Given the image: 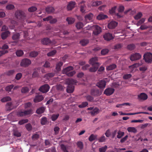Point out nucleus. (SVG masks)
I'll list each match as a JSON object with an SVG mask.
<instances>
[{
	"mask_svg": "<svg viewBox=\"0 0 152 152\" xmlns=\"http://www.w3.org/2000/svg\"><path fill=\"white\" fill-rule=\"evenodd\" d=\"M77 81L75 80L72 79H66L65 80V83L68 85L67 87L66 91L68 93H72L73 92L75 87L73 85L76 84Z\"/></svg>",
	"mask_w": 152,
	"mask_h": 152,
	"instance_id": "nucleus-1",
	"label": "nucleus"
},
{
	"mask_svg": "<svg viewBox=\"0 0 152 152\" xmlns=\"http://www.w3.org/2000/svg\"><path fill=\"white\" fill-rule=\"evenodd\" d=\"M73 69V68L72 66L67 67L63 69V73L66 74L68 76H72L75 73V71H72Z\"/></svg>",
	"mask_w": 152,
	"mask_h": 152,
	"instance_id": "nucleus-2",
	"label": "nucleus"
},
{
	"mask_svg": "<svg viewBox=\"0 0 152 152\" xmlns=\"http://www.w3.org/2000/svg\"><path fill=\"white\" fill-rule=\"evenodd\" d=\"M15 17L18 19L24 21L25 19L26 15L24 12L21 10H18L15 13Z\"/></svg>",
	"mask_w": 152,
	"mask_h": 152,
	"instance_id": "nucleus-3",
	"label": "nucleus"
},
{
	"mask_svg": "<svg viewBox=\"0 0 152 152\" xmlns=\"http://www.w3.org/2000/svg\"><path fill=\"white\" fill-rule=\"evenodd\" d=\"M31 64V61L29 59L24 58L21 61L20 65L21 67H27L30 65Z\"/></svg>",
	"mask_w": 152,
	"mask_h": 152,
	"instance_id": "nucleus-4",
	"label": "nucleus"
},
{
	"mask_svg": "<svg viewBox=\"0 0 152 152\" xmlns=\"http://www.w3.org/2000/svg\"><path fill=\"white\" fill-rule=\"evenodd\" d=\"M145 62L148 63H151L152 61V54L151 53H146L143 56Z\"/></svg>",
	"mask_w": 152,
	"mask_h": 152,
	"instance_id": "nucleus-5",
	"label": "nucleus"
},
{
	"mask_svg": "<svg viewBox=\"0 0 152 152\" xmlns=\"http://www.w3.org/2000/svg\"><path fill=\"white\" fill-rule=\"evenodd\" d=\"M107 78H105L102 80H99L96 84V86L100 89H104L106 86V82L105 80Z\"/></svg>",
	"mask_w": 152,
	"mask_h": 152,
	"instance_id": "nucleus-6",
	"label": "nucleus"
},
{
	"mask_svg": "<svg viewBox=\"0 0 152 152\" xmlns=\"http://www.w3.org/2000/svg\"><path fill=\"white\" fill-rule=\"evenodd\" d=\"M98 58L97 57H95L91 58L89 61L90 64L92 66H99L100 64L97 62Z\"/></svg>",
	"mask_w": 152,
	"mask_h": 152,
	"instance_id": "nucleus-7",
	"label": "nucleus"
},
{
	"mask_svg": "<svg viewBox=\"0 0 152 152\" xmlns=\"http://www.w3.org/2000/svg\"><path fill=\"white\" fill-rule=\"evenodd\" d=\"M50 87L48 84H45L39 88V91L43 93H46L48 92L49 90Z\"/></svg>",
	"mask_w": 152,
	"mask_h": 152,
	"instance_id": "nucleus-8",
	"label": "nucleus"
},
{
	"mask_svg": "<svg viewBox=\"0 0 152 152\" xmlns=\"http://www.w3.org/2000/svg\"><path fill=\"white\" fill-rule=\"evenodd\" d=\"M94 29L93 31V34L94 35H97L102 32V28L99 26L95 25L94 26Z\"/></svg>",
	"mask_w": 152,
	"mask_h": 152,
	"instance_id": "nucleus-9",
	"label": "nucleus"
},
{
	"mask_svg": "<svg viewBox=\"0 0 152 152\" xmlns=\"http://www.w3.org/2000/svg\"><path fill=\"white\" fill-rule=\"evenodd\" d=\"M93 16V14L91 13L90 12L84 16L85 21L87 23L91 22L92 21Z\"/></svg>",
	"mask_w": 152,
	"mask_h": 152,
	"instance_id": "nucleus-10",
	"label": "nucleus"
},
{
	"mask_svg": "<svg viewBox=\"0 0 152 152\" xmlns=\"http://www.w3.org/2000/svg\"><path fill=\"white\" fill-rule=\"evenodd\" d=\"M147 95L144 93H142L138 95V99L141 101H143L146 100L148 98Z\"/></svg>",
	"mask_w": 152,
	"mask_h": 152,
	"instance_id": "nucleus-11",
	"label": "nucleus"
},
{
	"mask_svg": "<svg viewBox=\"0 0 152 152\" xmlns=\"http://www.w3.org/2000/svg\"><path fill=\"white\" fill-rule=\"evenodd\" d=\"M115 89L113 88H106L104 91V94L107 96H109L111 95L114 93Z\"/></svg>",
	"mask_w": 152,
	"mask_h": 152,
	"instance_id": "nucleus-12",
	"label": "nucleus"
},
{
	"mask_svg": "<svg viewBox=\"0 0 152 152\" xmlns=\"http://www.w3.org/2000/svg\"><path fill=\"white\" fill-rule=\"evenodd\" d=\"M76 2L74 1H70L69 2L67 6V10L68 11L72 10L75 7Z\"/></svg>",
	"mask_w": 152,
	"mask_h": 152,
	"instance_id": "nucleus-13",
	"label": "nucleus"
},
{
	"mask_svg": "<svg viewBox=\"0 0 152 152\" xmlns=\"http://www.w3.org/2000/svg\"><path fill=\"white\" fill-rule=\"evenodd\" d=\"M103 37L105 40L109 41L114 39L113 35L109 33H106L104 35Z\"/></svg>",
	"mask_w": 152,
	"mask_h": 152,
	"instance_id": "nucleus-14",
	"label": "nucleus"
},
{
	"mask_svg": "<svg viewBox=\"0 0 152 152\" xmlns=\"http://www.w3.org/2000/svg\"><path fill=\"white\" fill-rule=\"evenodd\" d=\"M44 99V97L41 95L38 94L35 96L34 99V102L35 103H37L42 101Z\"/></svg>",
	"mask_w": 152,
	"mask_h": 152,
	"instance_id": "nucleus-15",
	"label": "nucleus"
},
{
	"mask_svg": "<svg viewBox=\"0 0 152 152\" xmlns=\"http://www.w3.org/2000/svg\"><path fill=\"white\" fill-rule=\"evenodd\" d=\"M118 25V23L114 21H112L108 25V27L110 29L115 28Z\"/></svg>",
	"mask_w": 152,
	"mask_h": 152,
	"instance_id": "nucleus-16",
	"label": "nucleus"
},
{
	"mask_svg": "<svg viewBox=\"0 0 152 152\" xmlns=\"http://www.w3.org/2000/svg\"><path fill=\"white\" fill-rule=\"evenodd\" d=\"M51 42V40L48 38H45L41 40V43L43 45H49Z\"/></svg>",
	"mask_w": 152,
	"mask_h": 152,
	"instance_id": "nucleus-17",
	"label": "nucleus"
},
{
	"mask_svg": "<svg viewBox=\"0 0 152 152\" xmlns=\"http://www.w3.org/2000/svg\"><path fill=\"white\" fill-rule=\"evenodd\" d=\"M91 94L93 96H99L101 94L99 93V91L97 89H91Z\"/></svg>",
	"mask_w": 152,
	"mask_h": 152,
	"instance_id": "nucleus-18",
	"label": "nucleus"
},
{
	"mask_svg": "<svg viewBox=\"0 0 152 152\" xmlns=\"http://www.w3.org/2000/svg\"><path fill=\"white\" fill-rule=\"evenodd\" d=\"M10 34V32L8 31H6L2 32V34H1V37H2V39H6Z\"/></svg>",
	"mask_w": 152,
	"mask_h": 152,
	"instance_id": "nucleus-19",
	"label": "nucleus"
},
{
	"mask_svg": "<svg viewBox=\"0 0 152 152\" xmlns=\"http://www.w3.org/2000/svg\"><path fill=\"white\" fill-rule=\"evenodd\" d=\"M107 16L106 15L103 14V13H100L97 16V19L99 20L103 19H104L107 18Z\"/></svg>",
	"mask_w": 152,
	"mask_h": 152,
	"instance_id": "nucleus-20",
	"label": "nucleus"
},
{
	"mask_svg": "<svg viewBox=\"0 0 152 152\" xmlns=\"http://www.w3.org/2000/svg\"><path fill=\"white\" fill-rule=\"evenodd\" d=\"M99 113V109L97 107H95L90 112V113L92 116H94Z\"/></svg>",
	"mask_w": 152,
	"mask_h": 152,
	"instance_id": "nucleus-21",
	"label": "nucleus"
},
{
	"mask_svg": "<svg viewBox=\"0 0 152 152\" xmlns=\"http://www.w3.org/2000/svg\"><path fill=\"white\" fill-rule=\"evenodd\" d=\"M45 110V108L44 107H40L37 110L36 112L38 114H41L44 112Z\"/></svg>",
	"mask_w": 152,
	"mask_h": 152,
	"instance_id": "nucleus-22",
	"label": "nucleus"
},
{
	"mask_svg": "<svg viewBox=\"0 0 152 152\" xmlns=\"http://www.w3.org/2000/svg\"><path fill=\"white\" fill-rule=\"evenodd\" d=\"M142 56L139 53H135L134 54V61L139 60Z\"/></svg>",
	"mask_w": 152,
	"mask_h": 152,
	"instance_id": "nucleus-23",
	"label": "nucleus"
},
{
	"mask_svg": "<svg viewBox=\"0 0 152 152\" xmlns=\"http://www.w3.org/2000/svg\"><path fill=\"white\" fill-rule=\"evenodd\" d=\"M48 122L47 118L45 117H42L41 119L40 123L42 125L46 124Z\"/></svg>",
	"mask_w": 152,
	"mask_h": 152,
	"instance_id": "nucleus-24",
	"label": "nucleus"
},
{
	"mask_svg": "<svg viewBox=\"0 0 152 152\" xmlns=\"http://www.w3.org/2000/svg\"><path fill=\"white\" fill-rule=\"evenodd\" d=\"M89 43V40L88 39H83L81 40L80 43L82 46L86 45Z\"/></svg>",
	"mask_w": 152,
	"mask_h": 152,
	"instance_id": "nucleus-25",
	"label": "nucleus"
},
{
	"mask_svg": "<svg viewBox=\"0 0 152 152\" xmlns=\"http://www.w3.org/2000/svg\"><path fill=\"white\" fill-rule=\"evenodd\" d=\"M116 67V66L115 64H112L107 66L106 67V69L107 70H113Z\"/></svg>",
	"mask_w": 152,
	"mask_h": 152,
	"instance_id": "nucleus-26",
	"label": "nucleus"
},
{
	"mask_svg": "<svg viewBox=\"0 0 152 152\" xmlns=\"http://www.w3.org/2000/svg\"><path fill=\"white\" fill-rule=\"evenodd\" d=\"M54 10V8L51 7H48L46 8V11L48 13L53 12Z\"/></svg>",
	"mask_w": 152,
	"mask_h": 152,
	"instance_id": "nucleus-27",
	"label": "nucleus"
},
{
	"mask_svg": "<svg viewBox=\"0 0 152 152\" xmlns=\"http://www.w3.org/2000/svg\"><path fill=\"white\" fill-rule=\"evenodd\" d=\"M80 11L82 13H85L86 9V6L85 4H81L80 6Z\"/></svg>",
	"mask_w": 152,
	"mask_h": 152,
	"instance_id": "nucleus-28",
	"label": "nucleus"
},
{
	"mask_svg": "<svg viewBox=\"0 0 152 152\" xmlns=\"http://www.w3.org/2000/svg\"><path fill=\"white\" fill-rule=\"evenodd\" d=\"M38 54V53L37 52L33 51L29 53V56L31 57H35L37 56Z\"/></svg>",
	"mask_w": 152,
	"mask_h": 152,
	"instance_id": "nucleus-29",
	"label": "nucleus"
},
{
	"mask_svg": "<svg viewBox=\"0 0 152 152\" xmlns=\"http://www.w3.org/2000/svg\"><path fill=\"white\" fill-rule=\"evenodd\" d=\"M99 66H94L89 69V71L91 72H95L97 70Z\"/></svg>",
	"mask_w": 152,
	"mask_h": 152,
	"instance_id": "nucleus-30",
	"label": "nucleus"
},
{
	"mask_svg": "<svg viewBox=\"0 0 152 152\" xmlns=\"http://www.w3.org/2000/svg\"><path fill=\"white\" fill-rule=\"evenodd\" d=\"M66 20L68 23L69 24H71L73 23L75 21V19L74 18H68L66 19Z\"/></svg>",
	"mask_w": 152,
	"mask_h": 152,
	"instance_id": "nucleus-31",
	"label": "nucleus"
},
{
	"mask_svg": "<svg viewBox=\"0 0 152 152\" xmlns=\"http://www.w3.org/2000/svg\"><path fill=\"white\" fill-rule=\"evenodd\" d=\"M11 100V98L9 96H7L1 99V101L2 102H4Z\"/></svg>",
	"mask_w": 152,
	"mask_h": 152,
	"instance_id": "nucleus-32",
	"label": "nucleus"
},
{
	"mask_svg": "<svg viewBox=\"0 0 152 152\" xmlns=\"http://www.w3.org/2000/svg\"><path fill=\"white\" fill-rule=\"evenodd\" d=\"M88 104V103L87 102H82L81 104L79 105L78 107L79 108H84L87 107Z\"/></svg>",
	"mask_w": 152,
	"mask_h": 152,
	"instance_id": "nucleus-33",
	"label": "nucleus"
},
{
	"mask_svg": "<svg viewBox=\"0 0 152 152\" xmlns=\"http://www.w3.org/2000/svg\"><path fill=\"white\" fill-rule=\"evenodd\" d=\"M102 3V2L101 1H96L93 2L92 5L93 6H97Z\"/></svg>",
	"mask_w": 152,
	"mask_h": 152,
	"instance_id": "nucleus-34",
	"label": "nucleus"
},
{
	"mask_svg": "<svg viewBox=\"0 0 152 152\" xmlns=\"http://www.w3.org/2000/svg\"><path fill=\"white\" fill-rule=\"evenodd\" d=\"M20 34L19 33H15L13 35L12 38L13 40L18 39L20 38Z\"/></svg>",
	"mask_w": 152,
	"mask_h": 152,
	"instance_id": "nucleus-35",
	"label": "nucleus"
},
{
	"mask_svg": "<svg viewBox=\"0 0 152 152\" xmlns=\"http://www.w3.org/2000/svg\"><path fill=\"white\" fill-rule=\"evenodd\" d=\"M62 62H60L57 64L56 66V69L58 71H60L61 69V66L63 65Z\"/></svg>",
	"mask_w": 152,
	"mask_h": 152,
	"instance_id": "nucleus-36",
	"label": "nucleus"
},
{
	"mask_svg": "<svg viewBox=\"0 0 152 152\" xmlns=\"http://www.w3.org/2000/svg\"><path fill=\"white\" fill-rule=\"evenodd\" d=\"M97 136L94 134H91L88 138L89 141L91 142L95 140Z\"/></svg>",
	"mask_w": 152,
	"mask_h": 152,
	"instance_id": "nucleus-37",
	"label": "nucleus"
},
{
	"mask_svg": "<svg viewBox=\"0 0 152 152\" xmlns=\"http://www.w3.org/2000/svg\"><path fill=\"white\" fill-rule=\"evenodd\" d=\"M59 114H53L51 116V119L52 121H55L59 116Z\"/></svg>",
	"mask_w": 152,
	"mask_h": 152,
	"instance_id": "nucleus-38",
	"label": "nucleus"
},
{
	"mask_svg": "<svg viewBox=\"0 0 152 152\" xmlns=\"http://www.w3.org/2000/svg\"><path fill=\"white\" fill-rule=\"evenodd\" d=\"M55 75V73H54L51 72L48 73L45 75V77L47 79H49L50 78L53 77Z\"/></svg>",
	"mask_w": 152,
	"mask_h": 152,
	"instance_id": "nucleus-39",
	"label": "nucleus"
},
{
	"mask_svg": "<svg viewBox=\"0 0 152 152\" xmlns=\"http://www.w3.org/2000/svg\"><path fill=\"white\" fill-rule=\"evenodd\" d=\"M7 107L8 110H11L13 108L12 103L11 102H8L7 104Z\"/></svg>",
	"mask_w": 152,
	"mask_h": 152,
	"instance_id": "nucleus-40",
	"label": "nucleus"
},
{
	"mask_svg": "<svg viewBox=\"0 0 152 152\" xmlns=\"http://www.w3.org/2000/svg\"><path fill=\"white\" fill-rule=\"evenodd\" d=\"M122 106H130V104L128 103H125L121 104H118L116 105V107L117 108H121Z\"/></svg>",
	"mask_w": 152,
	"mask_h": 152,
	"instance_id": "nucleus-41",
	"label": "nucleus"
},
{
	"mask_svg": "<svg viewBox=\"0 0 152 152\" xmlns=\"http://www.w3.org/2000/svg\"><path fill=\"white\" fill-rule=\"evenodd\" d=\"M25 127L28 131H30L32 130V126L30 123L27 124L25 126Z\"/></svg>",
	"mask_w": 152,
	"mask_h": 152,
	"instance_id": "nucleus-42",
	"label": "nucleus"
},
{
	"mask_svg": "<svg viewBox=\"0 0 152 152\" xmlns=\"http://www.w3.org/2000/svg\"><path fill=\"white\" fill-rule=\"evenodd\" d=\"M76 26L77 29H79L83 26V24L81 22H79L76 24Z\"/></svg>",
	"mask_w": 152,
	"mask_h": 152,
	"instance_id": "nucleus-43",
	"label": "nucleus"
},
{
	"mask_svg": "<svg viewBox=\"0 0 152 152\" xmlns=\"http://www.w3.org/2000/svg\"><path fill=\"white\" fill-rule=\"evenodd\" d=\"M26 115H31L33 113V110L32 109H30L28 110L24 111Z\"/></svg>",
	"mask_w": 152,
	"mask_h": 152,
	"instance_id": "nucleus-44",
	"label": "nucleus"
},
{
	"mask_svg": "<svg viewBox=\"0 0 152 152\" xmlns=\"http://www.w3.org/2000/svg\"><path fill=\"white\" fill-rule=\"evenodd\" d=\"M61 149L64 152H69L66 147L64 144H61Z\"/></svg>",
	"mask_w": 152,
	"mask_h": 152,
	"instance_id": "nucleus-45",
	"label": "nucleus"
},
{
	"mask_svg": "<svg viewBox=\"0 0 152 152\" xmlns=\"http://www.w3.org/2000/svg\"><path fill=\"white\" fill-rule=\"evenodd\" d=\"M28 92V89L27 87H23L21 90V92L23 94H26Z\"/></svg>",
	"mask_w": 152,
	"mask_h": 152,
	"instance_id": "nucleus-46",
	"label": "nucleus"
},
{
	"mask_svg": "<svg viewBox=\"0 0 152 152\" xmlns=\"http://www.w3.org/2000/svg\"><path fill=\"white\" fill-rule=\"evenodd\" d=\"M14 86L12 84L10 85L7 86L5 88V90L6 91L8 92H10Z\"/></svg>",
	"mask_w": 152,
	"mask_h": 152,
	"instance_id": "nucleus-47",
	"label": "nucleus"
},
{
	"mask_svg": "<svg viewBox=\"0 0 152 152\" xmlns=\"http://www.w3.org/2000/svg\"><path fill=\"white\" fill-rule=\"evenodd\" d=\"M56 53V51L55 50H53L47 53V56H51L54 55Z\"/></svg>",
	"mask_w": 152,
	"mask_h": 152,
	"instance_id": "nucleus-48",
	"label": "nucleus"
},
{
	"mask_svg": "<svg viewBox=\"0 0 152 152\" xmlns=\"http://www.w3.org/2000/svg\"><path fill=\"white\" fill-rule=\"evenodd\" d=\"M117 137L118 138H121L122 136H123L124 134V133L123 132H122L119 131L117 132Z\"/></svg>",
	"mask_w": 152,
	"mask_h": 152,
	"instance_id": "nucleus-49",
	"label": "nucleus"
},
{
	"mask_svg": "<svg viewBox=\"0 0 152 152\" xmlns=\"http://www.w3.org/2000/svg\"><path fill=\"white\" fill-rule=\"evenodd\" d=\"M13 135L16 137H20L21 135V134L17 130H14L13 132Z\"/></svg>",
	"mask_w": 152,
	"mask_h": 152,
	"instance_id": "nucleus-50",
	"label": "nucleus"
},
{
	"mask_svg": "<svg viewBox=\"0 0 152 152\" xmlns=\"http://www.w3.org/2000/svg\"><path fill=\"white\" fill-rule=\"evenodd\" d=\"M22 76V74L21 73H19L17 74L16 75H15V79L17 80H20Z\"/></svg>",
	"mask_w": 152,
	"mask_h": 152,
	"instance_id": "nucleus-51",
	"label": "nucleus"
},
{
	"mask_svg": "<svg viewBox=\"0 0 152 152\" xmlns=\"http://www.w3.org/2000/svg\"><path fill=\"white\" fill-rule=\"evenodd\" d=\"M23 54V51L21 50H18L16 51V55L17 56L20 57Z\"/></svg>",
	"mask_w": 152,
	"mask_h": 152,
	"instance_id": "nucleus-52",
	"label": "nucleus"
},
{
	"mask_svg": "<svg viewBox=\"0 0 152 152\" xmlns=\"http://www.w3.org/2000/svg\"><path fill=\"white\" fill-rule=\"evenodd\" d=\"M77 145L78 148L80 149H81L83 148V144L82 142L81 141H78L77 142Z\"/></svg>",
	"mask_w": 152,
	"mask_h": 152,
	"instance_id": "nucleus-53",
	"label": "nucleus"
},
{
	"mask_svg": "<svg viewBox=\"0 0 152 152\" xmlns=\"http://www.w3.org/2000/svg\"><path fill=\"white\" fill-rule=\"evenodd\" d=\"M122 45L121 44H118L114 46V48L115 49L118 50L121 49L122 47Z\"/></svg>",
	"mask_w": 152,
	"mask_h": 152,
	"instance_id": "nucleus-54",
	"label": "nucleus"
},
{
	"mask_svg": "<svg viewBox=\"0 0 152 152\" xmlns=\"http://www.w3.org/2000/svg\"><path fill=\"white\" fill-rule=\"evenodd\" d=\"M37 10V8L34 6H32L31 7L29 8L28 9V11L30 12H34L36 11Z\"/></svg>",
	"mask_w": 152,
	"mask_h": 152,
	"instance_id": "nucleus-55",
	"label": "nucleus"
},
{
	"mask_svg": "<svg viewBox=\"0 0 152 152\" xmlns=\"http://www.w3.org/2000/svg\"><path fill=\"white\" fill-rule=\"evenodd\" d=\"M132 76V75L130 74H127L124 75L123 77V79H128L130 78Z\"/></svg>",
	"mask_w": 152,
	"mask_h": 152,
	"instance_id": "nucleus-56",
	"label": "nucleus"
},
{
	"mask_svg": "<svg viewBox=\"0 0 152 152\" xmlns=\"http://www.w3.org/2000/svg\"><path fill=\"white\" fill-rule=\"evenodd\" d=\"M28 120L27 119H23L19 121L18 122V124L20 125H22L23 124L27 122Z\"/></svg>",
	"mask_w": 152,
	"mask_h": 152,
	"instance_id": "nucleus-57",
	"label": "nucleus"
},
{
	"mask_svg": "<svg viewBox=\"0 0 152 152\" xmlns=\"http://www.w3.org/2000/svg\"><path fill=\"white\" fill-rule=\"evenodd\" d=\"M14 8V6L13 5L11 4H9L7 5L6 7V8L8 10H11Z\"/></svg>",
	"mask_w": 152,
	"mask_h": 152,
	"instance_id": "nucleus-58",
	"label": "nucleus"
},
{
	"mask_svg": "<svg viewBox=\"0 0 152 152\" xmlns=\"http://www.w3.org/2000/svg\"><path fill=\"white\" fill-rule=\"evenodd\" d=\"M142 16V14L141 12H139L137 15L134 17L135 19L137 20L141 18Z\"/></svg>",
	"mask_w": 152,
	"mask_h": 152,
	"instance_id": "nucleus-59",
	"label": "nucleus"
},
{
	"mask_svg": "<svg viewBox=\"0 0 152 152\" xmlns=\"http://www.w3.org/2000/svg\"><path fill=\"white\" fill-rule=\"evenodd\" d=\"M107 148V146H105L101 148H99V151L100 152H105L106 151Z\"/></svg>",
	"mask_w": 152,
	"mask_h": 152,
	"instance_id": "nucleus-60",
	"label": "nucleus"
},
{
	"mask_svg": "<svg viewBox=\"0 0 152 152\" xmlns=\"http://www.w3.org/2000/svg\"><path fill=\"white\" fill-rule=\"evenodd\" d=\"M87 100L89 102L92 101L94 100L93 97L90 95H88L86 96Z\"/></svg>",
	"mask_w": 152,
	"mask_h": 152,
	"instance_id": "nucleus-61",
	"label": "nucleus"
},
{
	"mask_svg": "<svg viewBox=\"0 0 152 152\" xmlns=\"http://www.w3.org/2000/svg\"><path fill=\"white\" fill-rule=\"evenodd\" d=\"M145 19L144 18H142L138 22L137 24V26H139V25H141L145 22Z\"/></svg>",
	"mask_w": 152,
	"mask_h": 152,
	"instance_id": "nucleus-62",
	"label": "nucleus"
},
{
	"mask_svg": "<svg viewBox=\"0 0 152 152\" xmlns=\"http://www.w3.org/2000/svg\"><path fill=\"white\" fill-rule=\"evenodd\" d=\"M105 140V137L104 136H102L100 137L99 139V142H104Z\"/></svg>",
	"mask_w": 152,
	"mask_h": 152,
	"instance_id": "nucleus-63",
	"label": "nucleus"
},
{
	"mask_svg": "<svg viewBox=\"0 0 152 152\" xmlns=\"http://www.w3.org/2000/svg\"><path fill=\"white\" fill-rule=\"evenodd\" d=\"M108 51L107 49H104L102 50L101 53L103 55H105L108 52Z\"/></svg>",
	"mask_w": 152,
	"mask_h": 152,
	"instance_id": "nucleus-64",
	"label": "nucleus"
}]
</instances>
